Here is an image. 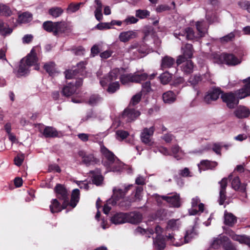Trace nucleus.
<instances>
[{
  "label": "nucleus",
  "mask_w": 250,
  "mask_h": 250,
  "mask_svg": "<svg viewBox=\"0 0 250 250\" xmlns=\"http://www.w3.org/2000/svg\"><path fill=\"white\" fill-rule=\"evenodd\" d=\"M42 135L46 138H54L58 136V132L52 126H46L42 132Z\"/></svg>",
  "instance_id": "nucleus-29"
},
{
  "label": "nucleus",
  "mask_w": 250,
  "mask_h": 250,
  "mask_svg": "<svg viewBox=\"0 0 250 250\" xmlns=\"http://www.w3.org/2000/svg\"><path fill=\"white\" fill-rule=\"evenodd\" d=\"M136 37L137 33L136 31L129 30L120 33L119 36V39L121 42H126L131 39L135 38Z\"/></svg>",
  "instance_id": "nucleus-22"
},
{
  "label": "nucleus",
  "mask_w": 250,
  "mask_h": 250,
  "mask_svg": "<svg viewBox=\"0 0 250 250\" xmlns=\"http://www.w3.org/2000/svg\"><path fill=\"white\" fill-rule=\"evenodd\" d=\"M133 187L132 184H120L113 188V195L112 198L109 199V203L112 202L113 205H116L117 201L123 199L125 196L128 191Z\"/></svg>",
  "instance_id": "nucleus-4"
},
{
  "label": "nucleus",
  "mask_w": 250,
  "mask_h": 250,
  "mask_svg": "<svg viewBox=\"0 0 250 250\" xmlns=\"http://www.w3.org/2000/svg\"><path fill=\"white\" fill-rule=\"evenodd\" d=\"M123 167V164L117 158L115 160V162L113 163L111 165L108 167L107 168L109 171L113 172H119L121 170Z\"/></svg>",
  "instance_id": "nucleus-36"
},
{
  "label": "nucleus",
  "mask_w": 250,
  "mask_h": 250,
  "mask_svg": "<svg viewBox=\"0 0 250 250\" xmlns=\"http://www.w3.org/2000/svg\"><path fill=\"white\" fill-rule=\"evenodd\" d=\"M228 178H224L219 183L220 185L218 202L220 205H223L227 199L226 188L228 186Z\"/></svg>",
  "instance_id": "nucleus-17"
},
{
  "label": "nucleus",
  "mask_w": 250,
  "mask_h": 250,
  "mask_svg": "<svg viewBox=\"0 0 250 250\" xmlns=\"http://www.w3.org/2000/svg\"><path fill=\"white\" fill-rule=\"evenodd\" d=\"M223 248L225 250H236L234 246L231 243L227 242V240L223 245Z\"/></svg>",
  "instance_id": "nucleus-64"
},
{
  "label": "nucleus",
  "mask_w": 250,
  "mask_h": 250,
  "mask_svg": "<svg viewBox=\"0 0 250 250\" xmlns=\"http://www.w3.org/2000/svg\"><path fill=\"white\" fill-rule=\"evenodd\" d=\"M171 78V74L167 72L163 73L159 76L160 80L163 84H167L170 81Z\"/></svg>",
  "instance_id": "nucleus-52"
},
{
  "label": "nucleus",
  "mask_w": 250,
  "mask_h": 250,
  "mask_svg": "<svg viewBox=\"0 0 250 250\" xmlns=\"http://www.w3.org/2000/svg\"><path fill=\"white\" fill-rule=\"evenodd\" d=\"M163 99L164 103L171 104L176 100V95L172 91H168L163 94Z\"/></svg>",
  "instance_id": "nucleus-33"
},
{
  "label": "nucleus",
  "mask_w": 250,
  "mask_h": 250,
  "mask_svg": "<svg viewBox=\"0 0 250 250\" xmlns=\"http://www.w3.org/2000/svg\"><path fill=\"white\" fill-rule=\"evenodd\" d=\"M174 35L176 38L184 42L188 40V28L184 29L182 32L175 31L174 33Z\"/></svg>",
  "instance_id": "nucleus-41"
},
{
  "label": "nucleus",
  "mask_w": 250,
  "mask_h": 250,
  "mask_svg": "<svg viewBox=\"0 0 250 250\" xmlns=\"http://www.w3.org/2000/svg\"><path fill=\"white\" fill-rule=\"evenodd\" d=\"M80 199V190L77 189H74L73 190L70 202H69V204L72 207L74 208L76 207L77 203L79 202Z\"/></svg>",
  "instance_id": "nucleus-34"
},
{
  "label": "nucleus",
  "mask_w": 250,
  "mask_h": 250,
  "mask_svg": "<svg viewBox=\"0 0 250 250\" xmlns=\"http://www.w3.org/2000/svg\"><path fill=\"white\" fill-rule=\"evenodd\" d=\"M30 66L28 65L22 59L21 62L18 70V75L19 76H23L27 74L28 71V68Z\"/></svg>",
  "instance_id": "nucleus-37"
},
{
  "label": "nucleus",
  "mask_w": 250,
  "mask_h": 250,
  "mask_svg": "<svg viewBox=\"0 0 250 250\" xmlns=\"http://www.w3.org/2000/svg\"><path fill=\"white\" fill-rule=\"evenodd\" d=\"M235 37L234 32H231L228 35L220 38V42L222 43H226L233 41Z\"/></svg>",
  "instance_id": "nucleus-47"
},
{
  "label": "nucleus",
  "mask_w": 250,
  "mask_h": 250,
  "mask_svg": "<svg viewBox=\"0 0 250 250\" xmlns=\"http://www.w3.org/2000/svg\"><path fill=\"white\" fill-rule=\"evenodd\" d=\"M120 75V69L115 68L112 70L107 75L104 77L103 79L100 80L101 85L104 87L109 84L107 91L110 93H114L119 88L120 84L119 82H112L115 81Z\"/></svg>",
  "instance_id": "nucleus-2"
},
{
  "label": "nucleus",
  "mask_w": 250,
  "mask_h": 250,
  "mask_svg": "<svg viewBox=\"0 0 250 250\" xmlns=\"http://www.w3.org/2000/svg\"><path fill=\"white\" fill-rule=\"evenodd\" d=\"M103 180V177L101 175H94L92 178L93 183L98 186L100 185Z\"/></svg>",
  "instance_id": "nucleus-61"
},
{
  "label": "nucleus",
  "mask_w": 250,
  "mask_h": 250,
  "mask_svg": "<svg viewBox=\"0 0 250 250\" xmlns=\"http://www.w3.org/2000/svg\"><path fill=\"white\" fill-rule=\"evenodd\" d=\"M170 9V7L166 4H162L158 5L156 8V11L158 13L168 11Z\"/></svg>",
  "instance_id": "nucleus-62"
},
{
  "label": "nucleus",
  "mask_w": 250,
  "mask_h": 250,
  "mask_svg": "<svg viewBox=\"0 0 250 250\" xmlns=\"http://www.w3.org/2000/svg\"><path fill=\"white\" fill-rule=\"evenodd\" d=\"M197 33H195L192 28L188 27V40L199 41L208 33V26L204 21H198L195 23Z\"/></svg>",
  "instance_id": "nucleus-3"
},
{
  "label": "nucleus",
  "mask_w": 250,
  "mask_h": 250,
  "mask_svg": "<svg viewBox=\"0 0 250 250\" xmlns=\"http://www.w3.org/2000/svg\"><path fill=\"white\" fill-rule=\"evenodd\" d=\"M223 92V91L220 87H213L205 95L204 101L207 104H210L212 101L217 100L220 95L222 94Z\"/></svg>",
  "instance_id": "nucleus-10"
},
{
  "label": "nucleus",
  "mask_w": 250,
  "mask_h": 250,
  "mask_svg": "<svg viewBox=\"0 0 250 250\" xmlns=\"http://www.w3.org/2000/svg\"><path fill=\"white\" fill-rule=\"evenodd\" d=\"M62 205L61 206L59 201L56 199H53L50 205V211L52 213H56L61 211L62 209L65 208Z\"/></svg>",
  "instance_id": "nucleus-31"
},
{
  "label": "nucleus",
  "mask_w": 250,
  "mask_h": 250,
  "mask_svg": "<svg viewBox=\"0 0 250 250\" xmlns=\"http://www.w3.org/2000/svg\"><path fill=\"white\" fill-rule=\"evenodd\" d=\"M155 131L154 126L149 128L145 127L143 128L140 134V139L142 143L148 146H152L154 142L152 139Z\"/></svg>",
  "instance_id": "nucleus-7"
},
{
  "label": "nucleus",
  "mask_w": 250,
  "mask_h": 250,
  "mask_svg": "<svg viewBox=\"0 0 250 250\" xmlns=\"http://www.w3.org/2000/svg\"><path fill=\"white\" fill-rule=\"evenodd\" d=\"M142 92L148 93L151 91L150 81H147L142 84Z\"/></svg>",
  "instance_id": "nucleus-60"
},
{
  "label": "nucleus",
  "mask_w": 250,
  "mask_h": 250,
  "mask_svg": "<svg viewBox=\"0 0 250 250\" xmlns=\"http://www.w3.org/2000/svg\"><path fill=\"white\" fill-rule=\"evenodd\" d=\"M12 14V11L9 7L5 4H0V15L9 16Z\"/></svg>",
  "instance_id": "nucleus-48"
},
{
  "label": "nucleus",
  "mask_w": 250,
  "mask_h": 250,
  "mask_svg": "<svg viewBox=\"0 0 250 250\" xmlns=\"http://www.w3.org/2000/svg\"><path fill=\"white\" fill-rule=\"evenodd\" d=\"M171 151L174 157L177 160L182 159L185 155V154L177 146H174L171 148Z\"/></svg>",
  "instance_id": "nucleus-44"
},
{
  "label": "nucleus",
  "mask_w": 250,
  "mask_h": 250,
  "mask_svg": "<svg viewBox=\"0 0 250 250\" xmlns=\"http://www.w3.org/2000/svg\"><path fill=\"white\" fill-rule=\"evenodd\" d=\"M227 239V237L215 238L211 243V247L214 249H217L221 246L223 247L224 244Z\"/></svg>",
  "instance_id": "nucleus-42"
},
{
  "label": "nucleus",
  "mask_w": 250,
  "mask_h": 250,
  "mask_svg": "<svg viewBox=\"0 0 250 250\" xmlns=\"http://www.w3.org/2000/svg\"><path fill=\"white\" fill-rule=\"evenodd\" d=\"M12 32V29L5 23L2 21H0V33L3 36H6Z\"/></svg>",
  "instance_id": "nucleus-40"
},
{
  "label": "nucleus",
  "mask_w": 250,
  "mask_h": 250,
  "mask_svg": "<svg viewBox=\"0 0 250 250\" xmlns=\"http://www.w3.org/2000/svg\"><path fill=\"white\" fill-rule=\"evenodd\" d=\"M155 198L158 203L160 201L161 199H162L169 203L171 207L178 208L180 206L179 197L177 195L162 196L156 195Z\"/></svg>",
  "instance_id": "nucleus-14"
},
{
  "label": "nucleus",
  "mask_w": 250,
  "mask_h": 250,
  "mask_svg": "<svg viewBox=\"0 0 250 250\" xmlns=\"http://www.w3.org/2000/svg\"><path fill=\"white\" fill-rule=\"evenodd\" d=\"M237 222V217L232 213L225 211L224 213V224L229 227H233Z\"/></svg>",
  "instance_id": "nucleus-26"
},
{
  "label": "nucleus",
  "mask_w": 250,
  "mask_h": 250,
  "mask_svg": "<svg viewBox=\"0 0 250 250\" xmlns=\"http://www.w3.org/2000/svg\"><path fill=\"white\" fill-rule=\"evenodd\" d=\"M134 202L132 201L131 197H128L126 199H123L119 203V205L120 207L124 208L125 209H128L131 206V204Z\"/></svg>",
  "instance_id": "nucleus-46"
},
{
  "label": "nucleus",
  "mask_w": 250,
  "mask_h": 250,
  "mask_svg": "<svg viewBox=\"0 0 250 250\" xmlns=\"http://www.w3.org/2000/svg\"><path fill=\"white\" fill-rule=\"evenodd\" d=\"M101 151L104 157L103 163L107 167L113 164L115 160L117 159L112 152L109 151L104 146H101Z\"/></svg>",
  "instance_id": "nucleus-11"
},
{
  "label": "nucleus",
  "mask_w": 250,
  "mask_h": 250,
  "mask_svg": "<svg viewBox=\"0 0 250 250\" xmlns=\"http://www.w3.org/2000/svg\"><path fill=\"white\" fill-rule=\"evenodd\" d=\"M140 115V112L134 109L126 108L123 114L122 118L127 122H130L135 120Z\"/></svg>",
  "instance_id": "nucleus-18"
},
{
  "label": "nucleus",
  "mask_w": 250,
  "mask_h": 250,
  "mask_svg": "<svg viewBox=\"0 0 250 250\" xmlns=\"http://www.w3.org/2000/svg\"><path fill=\"white\" fill-rule=\"evenodd\" d=\"M239 6L243 9L247 10L250 13V1L247 0H241L238 2Z\"/></svg>",
  "instance_id": "nucleus-57"
},
{
  "label": "nucleus",
  "mask_w": 250,
  "mask_h": 250,
  "mask_svg": "<svg viewBox=\"0 0 250 250\" xmlns=\"http://www.w3.org/2000/svg\"><path fill=\"white\" fill-rule=\"evenodd\" d=\"M153 245L157 250H163L166 247L165 239L162 235H159L157 237H153Z\"/></svg>",
  "instance_id": "nucleus-25"
},
{
  "label": "nucleus",
  "mask_w": 250,
  "mask_h": 250,
  "mask_svg": "<svg viewBox=\"0 0 250 250\" xmlns=\"http://www.w3.org/2000/svg\"><path fill=\"white\" fill-rule=\"evenodd\" d=\"M200 200L199 197H195L192 199L191 206L192 208L198 207V210L196 209H192L189 212V215H196L199 211L203 212L204 210V205L203 203H200Z\"/></svg>",
  "instance_id": "nucleus-20"
},
{
  "label": "nucleus",
  "mask_w": 250,
  "mask_h": 250,
  "mask_svg": "<svg viewBox=\"0 0 250 250\" xmlns=\"http://www.w3.org/2000/svg\"><path fill=\"white\" fill-rule=\"evenodd\" d=\"M82 84V79H79L75 83H70L67 85L64 86L62 90L63 95L65 96L68 97L75 93L77 87Z\"/></svg>",
  "instance_id": "nucleus-13"
},
{
  "label": "nucleus",
  "mask_w": 250,
  "mask_h": 250,
  "mask_svg": "<svg viewBox=\"0 0 250 250\" xmlns=\"http://www.w3.org/2000/svg\"><path fill=\"white\" fill-rule=\"evenodd\" d=\"M25 155L23 153H19L14 158L15 164L17 166H20L23 163Z\"/></svg>",
  "instance_id": "nucleus-56"
},
{
  "label": "nucleus",
  "mask_w": 250,
  "mask_h": 250,
  "mask_svg": "<svg viewBox=\"0 0 250 250\" xmlns=\"http://www.w3.org/2000/svg\"><path fill=\"white\" fill-rule=\"evenodd\" d=\"M32 20V15L28 12H24L19 15L18 21L20 23H26L31 21Z\"/></svg>",
  "instance_id": "nucleus-38"
},
{
  "label": "nucleus",
  "mask_w": 250,
  "mask_h": 250,
  "mask_svg": "<svg viewBox=\"0 0 250 250\" xmlns=\"http://www.w3.org/2000/svg\"><path fill=\"white\" fill-rule=\"evenodd\" d=\"M111 221L116 225L125 223L127 222L126 213H117L111 218Z\"/></svg>",
  "instance_id": "nucleus-30"
},
{
  "label": "nucleus",
  "mask_w": 250,
  "mask_h": 250,
  "mask_svg": "<svg viewBox=\"0 0 250 250\" xmlns=\"http://www.w3.org/2000/svg\"><path fill=\"white\" fill-rule=\"evenodd\" d=\"M135 15L137 17L143 19L150 16V12L147 10L138 9L136 10Z\"/></svg>",
  "instance_id": "nucleus-53"
},
{
  "label": "nucleus",
  "mask_w": 250,
  "mask_h": 250,
  "mask_svg": "<svg viewBox=\"0 0 250 250\" xmlns=\"http://www.w3.org/2000/svg\"><path fill=\"white\" fill-rule=\"evenodd\" d=\"M83 4V2H79L76 4L71 3L68 5L66 9V11L68 13L75 12L79 9L80 6Z\"/></svg>",
  "instance_id": "nucleus-49"
},
{
  "label": "nucleus",
  "mask_w": 250,
  "mask_h": 250,
  "mask_svg": "<svg viewBox=\"0 0 250 250\" xmlns=\"http://www.w3.org/2000/svg\"><path fill=\"white\" fill-rule=\"evenodd\" d=\"M129 135V133L123 130H118L116 132V138L119 141H122L126 138Z\"/></svg>",
  "instance_id": "nucleus-54"
},
{
  "label": "nucleus",
  "mask_w": 250,
  "mask_h": 250,
  "mask_svg": "<svg viewBox=\"0 0 250 250\" xmlns=\"http://www.w3.org/2000/svg\"><path fill=\"white\" fill-rule=\"evenodd\" d=\"M96 28L99 30L110 29L111 28L109 22H102L96 25Z\"/></svg>",
  "instance_id": "nucleus-63"
},
{
  "label": "nucleus",
  "mask_w": 250,
  "mask_h": 250,
  "mask_svg": "<svg viewBox=\"0 0 250 250\" xmlns=\"http://www.w3.org/2000/svg\"><path fill=\"white\" fill-rule=\"evenodd\" d=\"M55 36H57L60 34L65 33L69 29L67 23L64 21L55 22Z\"/></svg>",
  "instance_id": "nucleus-23"
},
{
  "label": "nucleus",
  "mask_w": 250,
  "mask_h": 250,
  "mask_svg": "<svg viewBox=\"0 0 250 250\" xmlns=\"http://www.w3.org/2000/svg\"><path fill=\"white\" fill-rule=\"evenodd\" d=\"M175 63V60L173 58L166 56L163 57L161 60V67L164 70L171 68Z\"/></svg>",
  "instance_id": "nucleus-27"
},
{
  "label": "nucleus",
  "mask_w": 250,
  "mask_h": 250,
  "mask_svg": "<svg viewBox=\"0 0 250 250\" xmlns=\"http://www.w3.org/2000/svg\"><path fill=\"white\" fill-rule=\"evenodd\" d=\"M141 97V93H138L136 95H134L131 100L130 104H132V105H135L136 104H138L139 102L140 101Z\"/></svg>",
  "instance_id": "nucleus-59"
},
{
  "label": "nucleus",
  "mask_w": 250,
  "mask_h": 250,
  "mask_svg": "<svg viewBox=\"0 0 250 250\" xmlns=\"http://www.w3.org/2000/svg\"><path fill=\"white\" fill-rule=\"evenodd\" d=\"M119 76L123 84H127L129 83H139L146 80L148 78V75L146 73H140L138 72L126 75L120 74Z\"/></svg>",
  "instance_id": "nucleus-5"
},
{
  "label": "nucleus",
  "mask_w": 250,
  "mask_h": 250,
  "mask_svg": "<svg viewBox=\"0 0 250 250\" xmlns=\"http://www.w3.org/2000/svg\"><path fill=\"white\" fill-rule=\"evenodd\" d=\"M55 25V22L46 21L43 23V27L45 30L48 32H52L54 35Z\"/></svg>",
  "instance_id": "nucleus-45"
},
{
  "label": "nucleus",
  "mask_w": 250,
  "mask_h": 250,
  "mask_svg": "<svg viewBox=\"0 0 250 250\" xmlns=\"http://www.w3.org/2000/svg\"><path fill=\"white\" fill-rule=\"evenodd\" d=\"M230 237L235 241H238L241 244H245L250 247V238L246 235H239L232 232L230 234Z\"/></svg>",
  "instance_id": "nucleus-28"
},
{
  "label": "nucleus",
  "mask_w": 250,
  "mask_h": 250,
  "mask_svg": "<svg viewBox=\"0 0 250 250\" xmlns=\"http://www.w3.org/2000/svg\"><path fill=\"white\" fill-rule=\"evenodd\" d=\"M219 60V62L228 66H235L241 63V61L234 54L222 53L216 57Z\"/></svg>",
  "instance_id": "nucleus-6"
},
{
  "label": "nucleus",
  "mask_w": 250,
  "mask_h": 250,
  "mask_svg": "<svg viewBox=\"0 0 250 250\" xmlns=\"http://www.w3.org/2000/svg\"><path fill=\"white\" fill-rule=\"evenodd\" d=\"M187 44H185V46L184 47L182 46L181 50L182 54L179 55L176 60V64L177 65H179L183 62H186L187 64L188 62H186L188 60V49L187 48ZM182 70L186 73H188V66L187 65L182 68Z\"/></svg>",
  "instance_id": "nucleus-19"
},
{
  "label": "nucleus",
  "mask_w": 250,
  "mask_h": 250,
  "mask_svg": "<svg viewBox=\"0 0 250 250\" xmlns=\"http://www.w3.org/2000/svg\"><path fill=\"white\" fill-rule=\"evenodd\" d=\"M234 114L238 119L247 118L250 115V110L246 106H240L234 111Z\"/></svg>",
  "instance_id": "nucleus-21"
},
{
  "label": "nucleus",
  "mask_w": 250,
  "mask_h": 250,
  "mask_svg": "<svg viewBox=\"0 0 250 250\" xmlns=\"http://www.w3.org/2000/svg\"><path fill=\"white\" fill-rule=\"evenodd\" d=\"M78 155L82 159V162L86 166L94 165L99 162V160L95 158L93 154L88 153L83 150L78 152Z\"/></svg>",
  "instance_id": "nucleus-9"
},
{
  "label": "nucleus",
  "mask_w": 250,
  "mask_h": 250,
  "mask_svg": "<svg viewBox=\"0 0 250 250\" xmlns=\"http://www.w3.org/2000/svg\"><path fill=\"white\" fill-rule=\"evenodd\" d=\"M135 232L137 234H142L145 235L146 237H150V235H153L154 233L156 234L155 237H157L159 235H161L162 232V229L159 226H157L155 228V230L152 229H145L141 227H138L135 229Z\"/></svg>",
  "instance_id": "nucleus-16"
},
{
  "label": "nucleus",
  "mask_w": 250,
  "mask_h": 250,
  "mask_svg": "<svg viewBox=\"0 0 250 250\" xmlns=\"http://www.w3.org/2000/svg\"><path fill=\"white\" fill-rule=\"evenodd\" d=\"M138 20L132 16H129L125 19L123 22L126 25L133 24L137 22Z\"/></svg>",
  "instance_id": "nucleus-58"
},
{
  "label": "nucleus",
  "mask_w": 250,
  "mask_h": 250,
  "mask_svg": "<svg viewBox=\"0 0 250 250\" xmlns=\"http://www.w3.org/2000/svg\"><path fill=\"white\" fill-rule=\"evenodd\" d=\"M143 190V188L142 187H136L135 194L132 197H131L133 201L134 202H138L141 201L142 199Z\"/></svg>",
  "instance_id": "nucleus-43"
},
{
  "label": "nucleus",
  "mask_w": 250,
  "mask_h": 250,
  "mask_svg": "<svg viewBox=\"0 0 250 250\" xmlns=\"http://www.w3.org/2000/svg\"><path fill=\"white\" fill-rule=\"evenodd\" d=\"M63 13V10L60 7H53L48 10L49 14L55 18L61 16Z\"/></svg>",
  "instance_id": "nucleus-39"
},
{
  "label": "nucleus",
  "mask_w": 250,
  "mask_h": 250,
  "mask_svg": "<svg viewBox=\"0 0 250 250\" xmlns=\"http://www.w3.org/2000/svg\"><path fill=\"white\" fill-rule=\"evenodd\" d=\"M243 83H245L244 85L236 90L235 93L232 92H223L221 94V98L228 108H235L239 104V99L250 96V77L243 80Z\"/></svg>",
  "instance_id": "nucleus-1"
},
{
  "label": "nucleus",
  "mask_w": 250,
  "mask_h": 250,
  "mask_svg": "<svg viewBox=\"0 0 250 250\" xmlns=\"http://www.w3.org/2000/svg\"><path fill=\"white\" fill-rule=\"evenodd\" d=\"M181 225L179 219H171L167 222V229L175 230L178 229Z\"/></svg>",
  "instance_id": "nucleus-35"
},
{
  "label": "nucleus",
  "mask_w": 250,
  "mask_h": 250,
  "mask_svg": "<svg viewBox=\"0 0 250 250\" xmlns=\"http://www.w3.org/2000/svg\"><path fill=\"white\" fill-rule=\"evenodd\" d=\"M127 222L131 224H137L140 222L142 219V214L138 212H132L126 213Z\"/></svg>",
  "instance_id": "nucleus-24"
},
{
  "label": "nucleus",
  "mask_w": 250,
  "mask_h": 250,
  "mask_svg": "<svg viewBox=\"0 0 250 250\" xmlns=\"http://www.w3.org/2000/svg\"><path fill=\"white\" fill-rule=\"evenodd\" d=\"M102 99L98 95H92L88 101V104L91 105H95L101 103Z\"/></svg>",
  "instance_id": "nucleus-55"
},
{
  "label": "nucleus",
  "mask_w": 250,
  "mask_h": 250,
  "mask_svg": "<svg viewBox=\"0 0 250 250\" xmlns=\"http://www.w3.org/2000/svg\"><path fill=\"white\" fill-rule=\"evenodd\" d=\"M54 190L57 197L63 201V207H66L69 205V194L66 188L63 185L58 184L56 185Z\"/></svg>",
  "instance_id": "nucleus-8"
},
{
  "label": "nucleus",
  "mask_w": 250,
  "mask_h": 250,
  "mask_svg": "<svg viewBox=\"0 0 250 250\" xmlns=\"http://www.w3.org/2000/svg\"><path fill=\"white\" fill-rule=\"evenodd\" d=\"M232 188L237 191H239L241 193V196L247 198V194L246 193V186L245 183L241 184L239 177H235L231 183Z\"/></svg>",
  "instance_id": "nucleus-15"
},
{
  "label": "nucleus",
  "mask_w": 250,
  "mask_h": 250,
  "mask_svg": "<svg viewBox=\"0 0 250 250\" xmlns=\"http://www.w3.org/2000/svg\"><path fill=\"white\" fill-rule=\"evenodd\" d=\"M44 68L50 75H52L56 71L55 64L53 62L45 63Z\"/></svg>",
  "instance_id": "nucleus-50"
},
{
  "label": "nucleus",
  "mask_w": 250,
  "mask_h": 250,
  "mask_svg": "<svg viewBox=\"0 0 250 250\" xmlns=\"http://www.w3.org/2000/svg\"><path fill=\"white\" fill-rule=\"evenodd\" d=\"M85 63L80 62L77 64V68L73 70H69L65 72V78L67 79L75 78L78 74L83 75L85 69Z\"/></svg>",
  "instance_id": "nucleus-12"
},
{
  "label": "nucleus",
  "mask_w": 250,
  "mask_h": 250,
  "mask_svg": "<svg viewBox=\"0 0 250 250\" xmlns=\"http://www.w3.org/2000/svg\"><path fill=\"white\" fill-rule=\"evenodd\" d=\"M26 63L30 66L34 65L37 62L36 52L34 49H32L25 59H24Z\"/></svg>",
  "instance_id": "nucleus-32"
},
{
  "label": "nucleus",
  "mask_w": 250,
  "mask_h": 250,
  "mask_svg": "<svg viewBox=\"0 0 250 250\" xmlns=\"http://www.w3.org/2000/svg\"><path fill=\"white\" fill-rule=\"evenodd\" d=\"M202 81V77L200 75L191 76L188 80V83H190L193 88H195L196 84Z\"/></svg>",
  "instance_id": "nucleus-51"
}]
</instances>
